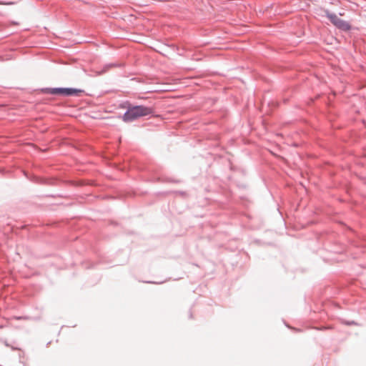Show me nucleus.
Listing matches in <instances>:
<instances>
[{"label":"nucleus","mask_w":366,"mask_h":366,"mask_svg":"<svg viewBox=\"0 0 366 366\" xmlns=\"http://www.w3.org/2000/svg\"><path fill=\"white\" fill-rule=\"evenodd\" d=\"M153 110L150 107L144 106H134L129 107L128 110L123 115L124 122H132L138 118L152 114Z\"/></svg>","instance_id":"obj_1"},{"label":"nucleus","mask_w":366,"mask_h":366,"mask_svg":"<svg viewBox=\"0 0 366 366\" xmlns=\"http://www.w3.org/2000/svg\"><path fill=\"white\" fill-rule=\"evenodd\" d=\"M83 91L73 88H47L44 89V92L50 94L61 95V96H79Z\"/></svg>","instance_id":"obj_2"},{"label":"nucleus","mask_w":366,"mask_h":366,"mask_svg":"<svg viewBox=\"0 0 366 366\" xmlns=\"http://www.w3.org/2000/svg\"><path fill=\"white\" fill-rule=\"evenodd\" d=\"M328 19L331 21V22L337 28L347 31L349 30L350 26L348 23L341 19L336 14H327Z\"/></svg>","instance_id":"obj_3"},{"label":"nucleus","mask_w":366,"mask_h":366,"mask_svg":"<svg viewBox=\"0 0 366 366\" xmlns=\"http://www.w3.org/2000/svg\"><path fill=\"white\" fill-rule=\"evenodd\" d=\"M11 4H14L13 2H6V3H4V2H1L0 1V5H11Z\"/></svg>","instance_id":"obj_4"}]
</instances>
